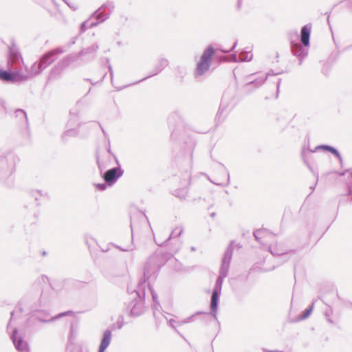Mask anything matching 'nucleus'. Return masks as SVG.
<instances>
[{
	"label": "nucleus",
	"mask_w": 352,
	"mask_h": 352,
	"mask_svg": "<svg viewBox=\"0 0 352 352\" xmlns=\"http://www.w3.org/2000/svg\"><path fill=\"white\" fill-rule=\"evenodd\" d=\"M219 171H221L223 173V177L222 179H215L214 181H211V182H212L213 184H214L217 186H228L230 183L229 173L223 164H219Z\"/></svg>",
	"instance_id": "nucleus-14"
},
{
	"label": "nucleus",
	"mask_w": 352,
	"mask_h": 352,
	"mask_svg": "<svg viewBox=\"0 0 352 352\" xmlns=\"http://www.w3.org/2000/svg\"><path fill=\"white\" fill-rule=\"evenodd\" d=\"M267 76L263 75L260 76L258 78L255 79L254 81H252L249 83V85L256 84L257 87H260L262 85L266 80Z\"/></svg>",
	"instance_id": "nucleus-27"
},
{
	"label": "nucleus",
	"mask_w": 352,
	"mask_h": 352,
	"mask_svg": "<svg viewBox=\"0 0 352 352\" xmlns=\"http://www.w3.org/2000/svg\"><path fill=\"white\" fill-rule=\"evenodd\" d=\"M15 171V159L13 155L0 157V178L10 176Z\"/></svg>",
	"instance_id": "nucleus-6"
},
{
	"label": "nucleus",
	"mask_w": 352,
	"mask_h": 352,
	"mask_svg": "<svg viewBox=\"0 0 352 352\" xmlns=\"http://www.w3.org/2000/svg\"><path fill=\"white\" fill-rule=\"evenodd\" d=\"M214 215H215V214H214V213H212V214H211V216H212V217H214Z\"/></svg>",
	"instance_id": "nucleus-53"
},
{
	"label": "nucleus",
	"mask_w": 352,
	"mask_h": 352,
	"mask_svg": "<svg viewBox=\"0 0 352 352\" xmlns=\"http://www.w3.org/2000/svg\"><path fill=\"white\" fill-rule=\"evenodd\" d=\"M179 321H176L175 320H173V319H170L169 320V324L173 327V328H175V324L179 326V323H178Z\"/></svg>",
	"instance_id": "nucleus-40"
},
{
	"label": "nucleus",
	"mask_w": 352,
	"mask_h": 352,
	"mask_svg": "<svg viewBox=\"0 0 352 352\" xmlns=\"http://www.w3.org/2000/svg\"><path fill=\"white\" fill-rule=\"evenodd\" d=\"M0 80L6 82H16L27 80V76H23V73L19 70L10 72L0 69Z\"/></svg>",
	"instance_id": "nucleus-7"
},
{
	"label": "nucleus",
	"mask_w": 352,
	"mask_h": 352,
	"mask_svg": "<svg viewBox=\"0 0 352 352\" xmlns=\"http://www.w3.org/2000/svg\"><path fill=\"white\" fill-rule=\"evenodd\" d=\"M311 30V25L307 24L304 25L300 31V41L304 47L309 45V38Z\"/></svg>",
	"instance_id": "nucleus-17"
},
{
	"label": "nucleus",
	"mask_w": 352,
	"mask_h": 352,
	"mask_svg": "<svg viewBox=\"0 0 352 352\" xmlns=\"http://www.w3.org/2000/svg\"><path fill=\"white\" fill-rule=\"evenodd\" d=\"M179 246L177 247L175 250H174V252H177V250H179Z\"/></svg>",
	"instance_id": "nucleus-50"
},
{
	"label": "nucleus",
	"mask_w": 352,
	"mask_h": 352,
	"mask_svg": "<svg viewBox=\"0 0 352 352\" xmlns=\"http://www.w3.org/2000/svg\"><path fill=\"white\" fill-rule=\"evenodd\" d=\"M66 352H82L80 347L69 344L66 348Z\"/></svg>",
	"instance_id": "nucleus-30"
},
{
	"label": "nucleus",
	"mask_w": 352,
	"mask_h": 352,
	"mask_svg": "<svg viewBox=\"0 0 352 352\" xmlns=\"http://www.w3.org/2000/svg\"><path fill=\"white\" fill-rule=\"evenodd\" d=\"M203 314V313H202V312L199 311V312H197L195 314H194V315H192V316H190V317H188V318H186V319H184V320H179V321L178 322V323H179V326H181V325H182V324H186V323H190V322H192V318H194V316H195V315H199V314Z\"/></svg>",
	"instance_id": "nucleus-29"
},
{
	"label": "nucleus",
	"mask_w": 352,
	"mask_h": 352,
	"mask_svg": "<svg viewBox=\"0 0 352 352\" xmlns=\"http://www.w3.org/2000/svg\"><path fill=\"white\" fill-rule=\"evenodd\" d=\"M237 45V42H234V45H232V47H231V49L230 50H223V52H228L231 50H233Z\"/></svg>",
	"instance_id": "nucleus-44"
},
{
	"label": "nucleus",
	"mask_w": 352,
	"mask_h": 352,
	"mask_svg": "<svg viewBox=\"0 0 352 352\" xmlns=\"http://www.w3.org/2000/svg\"><path fill=\"white\" fill-rule=\"evenodd\" d=\"M91 23H94V22L91 21V22L89 23V21H85L84 23H82L81 24V27H80L81 30L82 31H85L86 30V28H87V25L88 28H91L90 25H91Z\"/></svg>",
	"instance_id": "nucleus-37"
},
{
	"label": "nucleus",
	"mask_w": 352,
	"mask_h": 352,
	"mask_svg": "<svg viewBox=\"0 0 352 352\" xmlns=\"http://www.w3.org/2000/svg\"><path fill=\"white\" fill-rule=\"evenodd\" d=\"M332 314H333V309L331 307H329V309L328 310H327L324 314L325 317L327 318V320L331 323H333V321L331 319V316Z\"/></svg>",
	"instance_id": "nucleus-36"
},
{
	"label": "nucleus",
	"mask_w": 352,
	"mask_h": 352,
	"mask_svg": "<svg viewBox=\"0 0 352 352\" xmlns=\"http://www.w3.org/2000/svg\"><path fill=\"white\" fill-rule=\"evenodd\" d=\"M131 230H133V222L131 221Z\"/></svg>",
	"instance_id": "nucleus-52"
},
{
	"label": "nucleus",
	"mask_w": 352,
	"mask_h": 352,
	"mask_svg": "<svg viewBox=\"0 0 352 352\" xmlns=\"http://www.w3.org/2000/svg\"><path fill=\"white\" fill-rule=\"evenodd\" d=\"M214 53V50L212 46H208L204 50L197 65L195 72V78L202 76L209 69Z\"/></svg>",
	"instance_id": "nucleus-3"
},
{
	"label": "nucleus",
	"mask_w": 352,
	"mask_h": 352,
	"mask_svg": "<svg viewBox=\"0 0 352 352\" xmlns=\"http://www.w3.org/2000/svg\"><path fill=\"white\" fill-rule=\"evenodd\" d=\"M314 302H313V303L310 307L305 309V311L303 312V314L302 315V317H301L302 319H305L309 316V315L311 314V313L314 309Z\"/></svg>",
	"instance_id": "nucleus-33"
},
{
	"label": "nucleus",
	"mask_w": 352,
	"mask_h": 352,
	"mask_svg": "<svg viewBox=\"0 0 352 352\" xmlns=\"http://www.w3.org/2000/svg\"><path fill=\"white\" fill-rule=\"evenodd\" d=\"M291 48L293 54L300 58V64H301L302 58L307 55V49L301 46L299 43L293 42L291 43Z\"/></svg>",
	"instance_id": "nucleus-15"
},
{
	"label": "nucleus",
	"mask_w": 352,
	"mask_h": 352,
	"mask_svg": "<svg viewBox=\"0 0 352 352\" xmlns=\"http://www.w3.org/2000/svg\"><path fill=\"white\" fill-rule=\"evenodd\" d=\"M72 61L70 57H65L60 60L52 69V74H58L65 68H66Z\"/></svg>",
	"instance_id": "nucleus-18"
},
{
	"label": "nucleus",
	"mask_w": 352,
	"mask_h": 352,
	"mask_svg": "<svg viewBox=\"0 0 352 352\" xmlns=\"http://www.w3.org/2000/svg\"><path fill=\"white\" fill-rule=\"evenodd\" d=\"M8 64L10 65V69L14 70L18 65H20L21 62H23L21 56L20 54L13 48L10 49L8 60Z\"/></svg>",
	"instance_id": "nucleus-12"
},
{
	"label": "nucleus",
	"mask_w": 352,
	"mask_h": 352,
	"mask_svg": "<svg viewBox=\"0 0 352 352\" xmlns=\"http://www.w3.org/2000/svg\"><path fill=\"white\" fill-rule=\"evenodd\" d=\"M16 116H19L20 115H22L25 118H26V113L25 112L22 110V109H18L16 111Z\"/></svg>",
	"instance_id": "nucleus-41"
},
{
	"label": "nucleus",
	"mask_w": 352,
	"mask_h": 352,
	"mask_svg": "<svg viewBox=\"0 0 352 352\" xmlns=\"http://www.w3.org/2000/svg\"><path fill=\"white\" fill-rule=\"evenodd\" d=\"M269 251L272 255H282L284 254V250L281 248H276L275 247L269 246Z\"/></svg>",
	"instance_id": "nucleus-28"
},
{
	"label": "nucleus",
	"mask_w": 352,
	"mask_h": 352,
	"mask_svg": "<svg viewBox=\"0 0 352 352\" xmlns=\"http://www.w3.org/2000/svg\"><path fill=\"white\" fill-rule=\"evenodd\" d=\"M115 247L121 251L123 252H129V251H133L135 249L134 245L133 244V238L131 239V244L129 245L128 247L123 248L117 245H115Z\"/></svg>",
	"instance_id": "nucleus-34"
},
{
	"label": "nucleus",
	"mask_w": 352,
	"mask_h": 352,
	"mask_svg": "<svg viewBox=\"0 0 352 352\" xmlns=\"http://www.w3.org/2000/svg\"><path fill=\"white\" fill-rule=\"evenodd\" d=\"M320 149L321 150H324V151H329L330 153L333 154L336 157H337L338 158L339 161L340 162V163H342V156L340 155V153L335 148H333V147H332L331 146H329V145H320V146H318L317 147H316L314 151L310 150L309 152L310 153H313L315 151L320 150Z\"/></svg>",
	"instance_id": "nucleus-19"
},
{
	"label": "nucleus",
	"mask_w": 352,
	"mask_h": 352,
	"mask_svg": "<svg viewBox=\"0 0 352 352\" xmlns=\"http://www.w3.org/2000/svg\"><path fill=\"white\" fill-rule=\"evenodd\" d=\"M350 3H352V0H349Z\"/></svg>",
	"instance_id": "nucleus-55"
},
{
	"label": "nucleus",
	"mask_w": 352,
	"mask_h": 352,
	"mask_svg": "<svg viewBox=\"0 0 352 352\" xmlns=\"http://www.w3.org/2000/svg\"><path fill=\"white\" fill-rule=\"evenodd\" d=\"M227 105L224 104L223 101H222L220 104L218 112L217 113V118L218 120H220L221 116L224 114V113H227Z\"/></svg>",
	"instance_id": "nucleus-26"
},
{
	"label": "nucleus",
	"mask_w": 352,
	"mask_h": 352,
	"mask_svg": "<svg viewBox=\"0 0 352 352\" xmlns=\"http://www.w3.org/2000/svg\"><path fill=\"white\" fill-rule=\"evenodd\" d=\"M64 52V50L61 47H58L47 52L43 54L40 60V64L43 69H46L50 65H51L56 59L58 54Z\"/></svg>",
	"instance_id": "nucleus-8"
},
{
	"label": "nucleus",
	"mask_w": 352,
	"mask_h": 352,
	"mask_svg": "<svg viewBox=\"0 0 352 352\" xmlns=\"http://www.w3.org/2000/svg\"><path fill=\"white\" fill-rule=\"evenodd\" d=\"M170 258L168 254L155 253L148 259L144 271V280L140 282L145 281V287L147 286L152 295L153 302L157 300V295L151 287V282L154 280L161 268L166 261Z\"/></svg>",
	"instance_id": "nucleus-2"
},
{
	"label": "nucleus",
	"mask_w": 352,
	"mask_h": 352,
	"mask_svg": "<svg viewBox=\"0 0 352 352\" xmlns=\"http://www.w3.org/2000/svg\"><path fill=\"white\" fill-rule=\"evenodd\" d=\"M11 339L16 347V349L20 352H29L28 344L25 341L23 338L18 336L17 330L13 329L11 335Z\"/></svg>",
	"instance_id": "nucleus-11"
},
{
	"label": "nucleus",
	"mask_w": 352,
	"mask_h": 352,
	"mask_svg": "<svg viewBox=\"0 0 352 352\" xmlns=\"http://www.w3.org/2000/svg\"><path fill=\"white\" fill-rule=\"evenodd\" d=\"M167 65H168V60L166 59H165V58L160 59L158 61L157 65L156 66V68H155V72L153 73V74L148 76L144 78L143 79L139 80L138 82L143 81L152 76L156 75L157 74L160 72Z\"/></svg>",
	"instance_id": "nucleus-21"
},
{
	"label": "nucleus",
	"mask_w": 352,
	"mask_h": 352,
	"mask_svg": "<svg viewBox=\"0 0 352 352\" xmlns=\"http://www.w3.org/2000/svg\"><path fill=\"white\" fill-rule=\"evenodd\" d=\"M97 164H98V166L101 173L107 167V165L105 164L104 162L102 159H100L98 156L97 157Z\"/></svg>",
	"instance_id": "nucleus-31"
},
{
	"label": "nucleus",
	"mask_w": 352,
	"mask_h": 352,
	"mask_svg": "<svg viewBox=\"0 0 352 352\" xmlns=\"http://www.w3.org/2000/svg\"><path fill=\"white\" fill-rule=\"evenodd\" d=\"M267 352H283V351H267Z\"/></svg>",
	"instance_id": "nucleus-47"
},
{
	"label": "nucleus",
	"mask_w": 352,
	"mask_h": 352,
	"mask_svg": "<svg viewBox=\"0 0 352 352\" xmlns=\"http://www.w3.org/2000/svg\"><path fill=\"white\" fill-rule=\"evenodd\" d=\"M239 54L241 61H250L253 58V54L250 52H241Z\"/></svg>",
	"instance_id": "nucleus-25"
},
{
	"label": "nucleus",
	"mask_w": 352,
	"mask_h": 352,
	"mask_svg": "<svg viewBox=\"0 0 352 352\" xmlns=\"http://www.w3.org/2000/svg\"><path fill=\"white\" fill-rule=\"evenodd\" d=\"M71 122H72V119H71V120H69V121L68 122V124H67L68 126H71L72 125V124H71Z\"/></svg>",
	"instance_id": "nucleus-46"
},
{
	"label": "nucleus",
	"mask_w": 352,
	"mask_h": 352,
	"mask_svg": "<svg viewBox=\"0 0 352 352\" xmlns=\"http://www.w3.org/2000/svg\"><path fill=\"white\" fill-rule=\"evenodd\" d=\"M72 314V311H67L65 312L60 313L54 317H50L49 313L47 312H39L36 314H34L32 317L29 318V322L31 321L32 318L36 320L38 322L48 323L53 322L63 316H70Z\"/></svg>",
	"instance_id": "nucleus-9"
},
{
	"label": "nucleus",
	"mask_w": 352,
	"mask_h": 352,
	"mask_svg": "<svg viewBox=\"0 0 352 352\" xmlns=\"http://www.w3.org/2000/svg\"><path fill=\"white\" fill-rule=\"evenodd\" d=\"M114 158H115V159H116V163H117V164H118V165H119L118 160L116 159V156H114Z\"/></svg>",
	"instance_id": "nucleus-51"
},
{
	"label": "nucleus",
	"mask_w": 352,
	"mask_h": 352,
	"mask_svg": "<svg viewBox=\"0 0 352 352\" xmlns=\"http://www.w3.org/2000/svg\"><path fill=\"white\" fill-rule=\"evenodd\" d=\"M6 102L4 100L0 97V109L6 110Z\"/></svg>",
	"instance_id": "nucleus-42"
},
{
	"label": "nucleus",
	"mask_w": 352,
	"mask_h": 352,
	"mask_svg": "<svg viewBox=\"0 0 352 352\" xmlns=\"http://www.w3.org/2000/svg\"><path fill=\"white\" fill-rule=\"evenodd\" d=\"M254 236L257 241L263 244L261 241L262 237L266 236L268 238H273L274 236L269 234L267 231L264 229H259L254 232Z\"/></svg>",
	"instance_id": "nucleus-22"
},
{
	"label": "nucleus",
	"mask_w": 352,
	"mask_h": 352,
	"mask_svg": "<svg viewBox=\"0 0 352 352\" xmlns=\"http://www.w3.org/2000/svg\"><path fill=\"white\" fill-rule=\"evenodd\" d=\"M136 295L139 299L134 302L131 309V313L133 316H138L144 311V306L142 298L145 296V281L144 283L140 282L135 290Z\"/></svg>",
	"instance_id": "nucleus-5"
},
{
	"label": "nucleus",
	"mask_w": 352,
	"mask_h": 352,
	"mask_svg": "<svg viewBox=\"0 0 352 352\" xmlns=\"http://www.w3.org/2000/svg\"><path fill=\"white\" fill-rule=\"evenodd\" d=\"M232 60H233L234 62H236V63L241 61V59H240V54H239L238 56H237V55H236V54H234V55L232 56Z\"/></svg>",
	"instance_id": "nucleus-43"
},
{
	"label": "nucleus",
	"mask_w": 352,
	"mask_h": 352,
	"mask_svg": "<svg viewBox=\"0 0 352 352\" xmlns=\"http://www.w3.org/2000/svg\"><path fill=\"white\" fill-rule=\"evenodd\" d=\"M112 339V333L110 330L106 329L102 336V339L99 345L98 352H104L111 344Z\"/></svg>",
	"instance_id": "nucleus-13"
},
{
	"label": "nucleus",
	"mask_w": 352,
	"mask_h": 352,
	"mask_svg": "<svg viewBox=\"0 0 352 352\" xmlns=\"http://www.w3.org/2000/svg\"><path fill=\"white\" fill-rule=\"evenodd\" d=\"M233 243H231L230 246L227 248L226 250L223 257L221 261V265L219 270V276L216 280L215 285L212 294L211 296V302H210V314L214 317V318L217 320V309H218V302L219 298L221 293L222 285L224 278L227 276L229 268L230 263L232 257L233 253Z\"/></svg>",
	"instance_id": "nucleus-1"
},
{
	"label": "nucleus",
	"mask_w": 352,
	"mask_h": 352,
	"mask_svg": "<svg viewBox=\"0 0 352 352\" xmlns=\"http://www.w3.org/2000/svg\"><path fill=\"white\" fill-rule=\"evenodd\" d=\"M44 69L42 68V66L40 64V62H35L30 67V70H28L25 67V73H23V76H27V80L34 77L38 74H40Z\"/></svg>",
	"instance_id": "nucleus-16"
},
{
	"label": "nucleus",
	"mask_w": 352,
	"mask_h": 352,
	"mask_svg": "<svg viewBox=\"0 0 352 352\" xmlns=\"http://www.w3.org/2000/svg\"><path fill=\"white\" fill-rule=\"evenodd\" d=\"M79 131L77 129H69L65 131L61 135L63 141H67L68 137H76L78 135Z\"/></svg>",
	"instance_id": "nucleus-24"
},
{
	"label": "nucleus",
	"mask_w": 352,
	"mask_h": 352,
	"mask_svg": "<svg viewBox=\"0 0 352 352\" xmlns=\"http://www.w3.org/2000/svg\"><path fill=\"white\" fill-rule=\"evenodd\" d=\"M302 156L304 162L307 164V167L309 168L310 170L313 171L312 168L311 167V166L309 165L307 160L306 159L305 153V152H302Z\"/></svg>",
	"instance_id": "nucleus-39"
},
{
	"label": "nucleus",
	"mask_w": 352,
	"mask_h": 352,
	"mask_svg": "<svg viewBox=\"0 0 352 352\" xmlns=\"http://www.w3.org/2000/svg\"><path fill=\"white\" fill-rule=\"evenodd\" d=\"M107 184H106V182L102 184H98L96 185V186L100 190H104L107 188Z\"/></svg>",
	"instance_id": "nucleus-38"
},
{
	"label": "nucleus",
	"mask_w": 352,
	"mask_h": 352,
	"mask_svg": "<svg viewBox=\"0 0 352 352\" xmlns=\"http://www.w3.org/2000/svg\"><path fill=\"white\" fill-rule=\"evenodd\" d=\"M161 306L158 301L153 302V315L155 316L157 312H160Z\"/></svg>",
	"instance_id": "nucleus-35"
},
{
	"label": "nucleus",
	"mask_w": 352,
	"mask_h": 352,
	"mask_svg": "<svg viewBox=\"0 0 352 352\" xmlns=\"http://www.w3.org/2000/svg\"><path fill=\"white\" fill-rule=\"evenodd\" d=\"M187 194V191L186 189H182L180 190H176L175 192V195L176 197H179L180 199H185Z\"/></svg>",
	"instance_id": "nucleus-32"
},
{
	"label": "nucleus",
	"mask_w": 352,
	"mask_h": 352,
	"mask_svg": "<svg viewBox=\"0 0 352 352\" xmlns=\"http://www.w3.org/2000/svg\"><path fill=\"white\" fill-rule=\"evenodd\" d=\"M98 48H99L98 45L97 43H94V44L91 45V46L82 50L79 52V56H86V55H92L97 52Z\"/></svg>",
	"instance_id": "nucleus-23"
},
{
	"label": "nucleus",
	"mask_w": 352,
	"mask_h": 352,
	"mask_svg": "<svg viewBox=\"0 0 352 352\" xmlns=\"http://www.w3.org/2000/svg\"><path fill=\"white\" fill-rule=\"evenodd\" d=\"M184 232V228L182 226H178L176 227L170 233L169 236L164 241V242L160 241L157 239H155V243L158 245H162L163 243H167L168 241H170L173 238H175L177 236H179Z\"/></svg>",
	"instance_id": "nucleus-20"
},
{
	"label": "nucleus",
	"mask_w": 352,
	"mask_h": 352,
	"mask_svg": "<svg viewBox=\"0 0 352 352\" xmlns=\"http://www.w3.org/2000/svg\"><path fill=\"white\" fill-rule=\"evenodd\" d=\"M64 1H66L65 0H63ZM69 6H70L71 8H72V6H71L67 2H65ZM73 9L74 10H76V8L75 7H73Z\"/></svg>",
	"instance_id": "nucleus-48"
},
{
	"label": "nucleus",
	"mask_w": 352,
	"mask_h": 352,
	"mask_svg": "<svg viewBox=\"0 0 352 352\" xmlns=\"http://www.w3.org/2000/svg\"><path fill=\"white\" fill-rule=\"evenodd\" d=\"M13 315H14V312H12V313H11V316L12 317V316H13Z\"/></svg>",
	"instance_id": "nucleus-54"
},
{
	"label": "nucleus",
	"mask_w": 352,
	"mask_h": 352,
	"mask_svg": "<svg viewBox=\"0 0 352 352\" xmlns=\"http://www.w3.org/2000/svg\"><path fill=\"white\" fill-rule=\"evenodd\" d=\"M109 70L110 72L111 77L112 78L113 77V70H112V67L111 65H109Z\"/></svg>",
	"instance_id": "nucleus-45"
},
{
	"label": "nucleus",
	"mask_w": 352,
	"mask_h": 352,
	"mask_svg": "<svg viewBox=\"0 0 352 352\" xmlns=\"http://www.w3.org/2000/svg\"><path fill=\"white\" fill-rule=\"evenodd\" d=\"M114 3L111 1H107L99 8L91 16V19H96L95 23H91L90 27L96 26L98 23L104 21L109 16V14L114 10Z\"/></svg>",
	"instance_id": "nucleus-4"
},
{
	"label": "nucleus",
	"mask_w": 352,
	"mask_h": 352,
	"mask_svg": "<svg viewBox=\"0 0 352 352\" xmlns=\"http://www.w3.org/2000/svg\"><path fill=\"white\" fill-rule=\"evenodd\" d=\"M123 173L124 170L119 166L107 170L103 175V179L106 184L111 186L117 182Z\"/></svg>",
	"instance_id": "nucleus-10"
},
{
	"label": "nucleus",
	"mask_w": 352,
	"mask_h": 352,
	"mask_svg": "<svg viewBox=\"0 0 352 352\" xmlns=\"http://www.w3.org/2000/svg\"><path fill=\"white\" fill-rule=\"evenodd\" d=\"M280 81H279L277 84V90L278 91L279 89V87H280Z\"/></svg>",
	"instance_id": "nucleus-49"
}]
</instances>
